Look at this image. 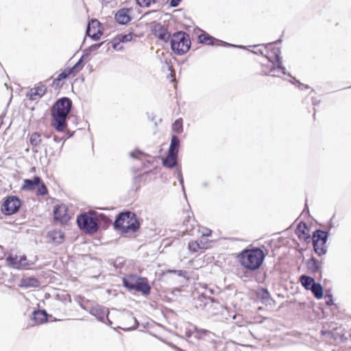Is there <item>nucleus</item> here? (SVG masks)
Returning <instances> with one entry per match:
<instances>
[{"label": "nucleus", "mask_w": 351, "mask_h": 351, "mask_svg": "<svg viewBox=\"0 0 351 351\" xmlns=\"http://www.w3.org/2000/svg\"><path fill=\"white\" fill-rule=\"evenodd\" d=\"M40 181V178L38 176H35L33 180L25 179L22 189L26 191L35 190Z\"/></svg>", "instance_id": "27"}, {"label": "nucleus", "mask_w": 351, "mask_h": 351, "mask_svg": "<svg viewBox=\"0 0 351 351\" xmlns=\"http://www.w3.org/2000/svg\"><path fill=\"white\" fill-rule=\"evenodd\" d=\"M53 140L56 143H60L63 141V138L62 137H59V136H58L56 135H53Z\"/></svg>", "instance_id": "53"}, {"label": "nucleus", "mask_w": 351, "mask_h": 351, "mask_svg": "<svg viewBox=\"0 0 351 351\" xmlns=\"http://www.w3.org/2000/svg\"><path fill=\"white\" fill-rule=\"evenodd\" d=\"M35 190L38 195H45L48 193L47 188L41 179L39 183L38 184V186L36 187Z\"/></svg>", "instance_id": "33"}, {"label": "nucleus", "mask_w": 351, "mask_h": 351, "mask_svg": "<svg viewBox=\"0 0 351 351\" xmlns=\"http://www.w3.org/2000/svg\"><path fill=\"white\" fill-rule=\"evenodd\" d=\"M122 319L124 322V326H119V328L124 331L135 330L139 325L136 318L133 315V313L129 311H127L123 315Z\"/></svg>", "instance_id": "15"}, {"label": "nucleus", "mask_w": 351, "mask_h": 351, "mask_svg": "<svg viewBox=\"0 0 351 351\" xmlns=\"http://www.w3.org/2000/svg\"><path fill=\"white\" fill-rule=\"evenodd\" d=\"M41 142L40 135L38 132L33 133L29 138V143L32 146H37Z\"/></svg>", "instance_id": "34"}, {"label": "nucleus", "mask_w": 351, "mask_h": 351, "mask_svg": "<svg viewBox=\"0 0 351 351\" xmlns=\"http://www.w3.org/2000/svg\"><path fill=\"white\" fill-rule=\"evenodd\" d=\"M266 256L260 247H247L237 254V258L247 271L253 272L261 268Z\"/></svg>", "instance_id": "3"}, {"label": "nucleus", "mask_w": 351, "mask_h": 351, "mask_svg": "<svg viewBox=\"0 0 351 351\" xmlns=\"http://www.w3.org/2000/svg\"><path fill=\"white\" fill-rule=\"evenodd\" d=\"M63 144H64V143H62V145H60V147H59V152H61V149H62V147L63 146Z\"/></svg>", "instance_id": "61"}, {"label": "nucleus", "mask_w": 351, "mask_h": 351, "mask_svg": "<svg viewBox=\"0 0 351 351\" xmlns=\"http://www.w3.org/2000/svg\"><path fill=\"white\" fill-rule=\"evenodd\" d=\"M48 314L45 309L34 310L31 319L36 324H43L47 321Z\"/></svg>", "instance_id": "22"}, {"label": "nucleus", "mask_w": 351, "mask_h": 351, "mask_svg": "<svg viewBox=\"0 0 351 351\" xmlns=\"http://www.w3.org/2000/svg\"><path fill=\"white\" fill-rule=\"evenodd\" d=\"M172 130L178 134L183 132V121L182 118L177 119L173 122L172 124Z\"/></svg>", "instance_id": "32"}, {"label": "nucleus", "mask_w": 351, "mask_h": 351, "mask_svg": "<svg viewBox=\"0 0 351 351\" xmlns=\"http://www.w3.org/2000/svg\"><path fill=\"white\" fill-rule=\"evenodd\" d=\"M206 237H209L210 235V230H209V233L208 234H205Z\"/></svg>", "instance_id": "63"}, {"label": "nucleus", "mask_w": 351, "mask_h": 351, "mask_svg": "<svg viewBox=\"0 0 351 351\" xmlns=\"http://www.w3.org/2000/svg\"><path fill=\"white\" fill-rule=\"evenodd\" d=\"M101 23L96 19H92L88 23L86 35L90 37L93 40H99L102 32L101 30Z\"/></svg>", "instance_id": "11"}, {"label": "nucleus", "mask_w": 351, "mask_h": 351, "mask_svg": "<svg viewBox=\"0 0 351 351\" xmlns=\"http://www.w3.org/2000/svg\"><path fill=\"white\" fill-rule=\"evenodd\" d=\"M180 140L176 135H172L168 152L174 153L178 154L180 148Z\"/></svg>", "instance_id": "28"}, {"label": "nucleus", "mask_w": 351, "mask_h": 351, "mask_svg": "<svg viewBox=\"0 0 351 351\" xmlns=\"http://www.w3.org/2000/svg\"><path fill=\"white\" fill-rule=\"evenodd\" d=\"M5 261L10 267L19 270L29 265V263L25 255L17 256L9 254L6 257Z\"/></svg>", "instance_id": "13"}, {"label": "nucleus", "mask_w": 351, "mask_h": 351, "mask_svg": "<svg viewBox=\"0 0 351 351\" xmlns=\"http://www.w3.org/2000/svg\"><path fill=\"white\" fill-rule=\"evenodd\" d=\"M71 108L72 101L67 97L58 99L51 106V124L58 132H63L67 127V120Z\"/></svg>", "instance_id": "1"}, {"label": "nucleus", "mask_w": 351, "mask_h": 351, "mask_svg": "<svg viewBox=\"0 0 351 351\" xmlns=\"http://www.w3.org/2000/svg\"><path fill=\"white\" fill-rule=\"evenodd\" d=\"M308 228L304 221H300L295 230V234L300 239H303L306 243H308L311 241V235L308 232Z\"/></svg>", "instance_id": "17"}, {"label": "nucleus", "mask_w": 351, "mask_h": 351, "mask_svg": "<svg viewBox=\"0 0 351 351\" xmlns=\"http://www.w3.org/2000/svg\"><path fill=\"white\" fill-rule=\"evenodd\" d=\"M88 313L101 322L106 323L108 325L112 324L108 318L109 310L106 307L97 304L89 308Z\"/></svg>", "instance_id": "12"}, {"label": "nucleus", "mask_w": 351, "mask_h": 351, "mask_svg": "<svg viewBox=\"0 0 351 351\" xmlns=\"http://www.w3.org/2000/svg\"><path fill=\"white\" fill-rule=\"evenodd\" d=\"M53 219L55 221L64 222L68 219L66 209L64 206H56L53 209Z\"/></svg>", "instance_id": "21"}, {"label": "nucleus", "mask_w": 351, "mask_h": 351, "mask_svg": "<svg viewBox=\"0 0 351 351\" xmlns=\"http://www.w3.org/2000/svg\"><path fill=\"white\" fill-rule=\"evenodd\" d=\"M63 71L66 72V74L68 75V77H69L71 75H75L76 72L74 70H72V67H67Z\"/></svg>", "instance_id": "49"}, {"label": "nucleus", "mask_w": 351, "mask_h": 351, "mask_svg": "<svg viewBox=\"0 0 351 351\" xmlns=\"http://www.w3.org/2000/svg\"><path fill=\"white\" fill-rule=\"evenodd\" d=\"M76 222L79 228L84 232L93 234L97 232L103 224L106 228L110 220L104 214L93 212H84L77 215Z\"/></svg>", "instance_id": "2"}, {"label": "nucleus", "mask_w": 351, "mask_h": 351, "mask_svg": "<svg viewBox=\"0 0 351 351\" xmlns=\"http://www.w3.org/2000/svg\"><path fill=\"white\" fill-rule=\"evenodd\" d=\"M256 296L261 300L262 304H267L271 300V294L269 290L265 287H261L256 291Z\"/></svg>", "instance_id": "26"}, {"label": "nucleus", "mask_w": 351, "mask_h": 351, "mask_svg": "<svg viewBox=\"0 0 351 351\" xmlns=\"http://www.w3.org/2000/svg\"><path fill=\"white\" fill-rule=\"evenodd\" d=\"M121 42H119V39L118 36L114 38V40L112 41V47L115 50H120L122 49V47L119 48V45Z\"/></svg>", "instance_id": "45"}, {"label": "nucleus", "mask_w": 351, "mask_h": 351, "mask_svg": "<svg viewBox=\"0 0 351 351\" xmlns=\"http://www.w3.org/2000/svg\"><path fill=\"white\" fill-rule=\"evenodd\" d=\"M300 282L306 290H309L316 282L314 278L304 274L300 276Z\"/></svg>", "instance_id": "30"}, {"label": "nucleus", "mask_w": 351, "mask_h": 351, "mask_svg": "<svg viewBox=\"0 0 351 351\" xmlns=\"http://www.w3.org/2000/svg\"><path fill=\"white\" fill-rule=\"evenodd\" d=\"M202 187H204V188L207 187V186H208V182H202Z\"/></svg>", "instance_id": "60"}, {"label": "nucleus", "mask_w": 351, "mask_h": 351, "mask_svg": "<svg viewBox=\"0 0 351 351\" xmlns=\"http://www.w3.org/2000/svg\"><path fill=\"white\" fill-rule=\"evenodd\" d=\"M68 75L66 74L65 71H62L57 77V81H62L64 79L68 78Z\"/></svg>", "instance_id": "47"}, {"label": "nucleus", "mask_w": 351, "mask_h": 351, "mask_svg": "<svg viewBox=\"0 0 351 351\" xmlns=\"http://www.w3.org/2000/svg\"><path fill=\"white\" fill-rule=\"evenodd\" d=\"M191 335H192V331L189 330V331H186V336L187 337H191Z\"/></svg>", "instance_id": "59"}, {"label": "nucleus", "mask_w": 351, "mask_h": 351, "mask_svg": "<svg viewBox=\"0 0 351 351\" xmlns=\"http://www.w3.org/2000/svg\"><path fill=\"white\" fill-rule=\"evenodd\" d=\"M297 86L298 87L299 89L300 90H304V89H308L309 88V86L308 85H305L302 83H301L300 82H298V84H297Z\"/></svg>", "instance_id": "52"}, {"label": "nucleus", "mask_w": 351, "mask_h": 351, "mask_svg": "<svg viewBox=\"0 0 351 351\" xmlns=\"http://www.w3.org/2000/svg\"><path fill=\"white\" fill-rule=\"evenodd\" d=\"M47 92V86L40 82L37 85H36L34 88L30 89L29 94H27L29 99L32 101L36 100V97L38 98L42 97Z\"/></svg>", "instance_id": "19"}, {"label": "nucleus", "mask_w": 351, "mask_h": 351, "mask_svg": "<svg viewBox=\"0 0 351 351\" xmlns=\"http://www.w3.org/2000/svg\"><path fill=\"white\" fill-rule=\"evenodd\" d=\"M105 43H106V41L101 42L99 43L93 44V45L89 46L88 47H87V49L89 50V51H91V53H92L93 51H97V49H99V47L101 45H103Z\"/></svg>", "instance_id": "44"}, {"label": "nucleus", "mask_w": 351, "mask_h": 351, "mask_svg": "<svg viewBox=\"0 0 351 351\" xmlns=\"http://www.w3.org/2000/svg\"><path fill=\"white\" fill-rule=\"evenodd\" d=\"M189 250L193 252H197L199 250L204 248L198 241H190L188 243Z\"/></svg>", "instance_id": "35"}, {"label": "nucleus", "mask_w": 351, "mask_h": 351, "mask_svg": "<svg viewBox=\"0 0 351 351\" xmlns=\"http://www.w3.org/2000/svg\"><path fill=\"white\" fill-rule=\"evenodd\" d=\"M178 154L167 152V154L162 160V165L167 169H173V167H179L178 166Z\"/></svg>", "instance_id": "20"}, {"label": "nucleus", "mask_w": 351, "mask_h": 351, "mask_svg": "<svg viewBox=\"0 0 351 351\" xmlns=\"http://www.w3.org/2000/svg\"><path fill=\"white\" fill-rule=\"evenodd\" d=\"M182 0H170L169 6L171 8L178 7L181 3Z\"/></svg>", "instance_id": "48"}, {"label": "nucleus", "mask_w": 351, "mask_h": 351, "mask_svg": "<svg viewBox=\"0 0 351 351\" xmlns=\"http://www.w3.org/2000/svg\"><path fill=\"white\" fill-rule=\"evenodd\" d=\"M325 300H326V304L328 306H332L334 304V300L332 298V294L331 293V291L326 290V294H325Z\"/></svg>", "instance_id": "40"}, {"label": "nucleus", "mask_w": 351, "mask_h": 351, "mask_svg": "<svg viewBox=\"0 0 351 351\" xmlns=\"http://www.w3.org/2000/svg\"><path fill=\"white\" fill-rule=\"evenodd\" d=\"M176 171H177L178 180L180 185L182 186V189L184 193H185L184 186V179H183V176H182L181 167H178L176 169ZM184 195H186V194H184Z\"/></svg>", "instance_id": "41"}, {"label": "nucleus", "mask_w": 351, "mask_h": 351, "mask_svg": "<svg viewBox=\"0 0 351 351\" xmlns=\"http://www.w3.org/2000/svg\"><path fill=\"white\" fill-rule=\"evenodd\" d=\"M333 227V223L332 221V219H330L329 223H328V230L327 231H330V230Z\"/></svg>", "instance_id": "58"}, {"label": "nucleus", "mask_w": 351, "mask_h": 351, "mask_svg": "<svg viewBox=\"0 0 351 351\" xmlns=\"http://www.w3.org/2000/svg\"><path fill=\"white\" fill-rule=\"evenodd\" d=\"M329 237V231H325L322 229H316L312 234V244L315 253L322 256L328 252L326 245Z\"/></svg>", "instance_id": "8"}, {"label": "nucleus", "mask_w": 351, "mask_h": 351, "mask_svg": "<svg viewBox=\"0 0 351 351\" xmlns=\"http://www.w3.org/2000/svg\"><path fill=\"white\" fill-rule=\"evenodd\" d=\"M117 36L119 37V42H121V43H127V42L131 41L133 38L132 33L120 34Z\"/></svg>", "instance_id": "38"}, {"label": "nucleus", "mask_w": 351, "mask_h": 351, "mask_svg": "<svg viewBox=\"0 0 351 351\" xmlns=\"http://www.w3.org/2000/svg\"><path fill=\"white\" fill-rule=\"evenodd\" d=\"M305 208H306L308 213H309V210H308V206H307V203H306V204H305Z\"/></svg>", "instance_id": "62"}, {"label": "nucleus", "mask_w": 351, "mask_h": 351, "mask_svg": "<svg viewBox=\"0 0 351 351\" xmlns=\"http://www.w3.org/2000/svg\"><path fill=\"white\" fill-rule=\"evenodd\" d=\"M232 319L237 320V324H241L242 316L239 314H234L232 316Z\"/></svg>", "instance_id": "50"}, {"label": "nucleus", "mask_w": 351, "mask_h": 351, "mask_svg": "<svg viewBox=\"0 0 351 351\" xmlns=\"http://www.w3.org/2000/svg\"><path fill=\"white\" fill-rule=\"evenodd\" d=\"M21 201L16 195H8L3 199L1 211L5 215H12L19 210Z\"/></svg>", "instance_id": "9"}, {"label": "nucleus", "mask_w": 351, "mask_h": 351, "mask_svg": "<svg viewBox=\"0 0 351 351\" xmlns=\"http://www.w3.org/2000/svg\"><path fill=\"white\" fill-rule=\"evenodd\" d=\"M197 302L198 306L203 308H210L213 304L218 303L215 298L207 295L206 293H201L197 298Z\"/></svg>", "instance_id": "18"}, {"label": "nucleus", "mask_w": 351, "mask_h": 351, "mask_svg": "<svg viewBox=\"0 0 351 351\" xmlns=\"http://www.w3.org/2000/svg\"><path fill=\"white\" fill-rule=\"evenodd\" d=\"M309 291L312 292L314 297L317 300H320L324 297V288L319 282H315Z\"/></svg>", "instance_id": "29"}, {"label": "nucleus", "mask_w": 351, "mask_h": 351, "mask_svg": "<svg viewBox=\"0 0 351 351\" xmlns=\"http://www.w3.org/2000/svg\"><path fill=\"white\" fill-rule=\"evenodd\" d=\"M175 274L180 277H185L186 271L185 270H182V269H180V270L168 269L164 272V274Z\"/></svg>", "instance_id": "42"}, {"label": "nucleus", "mask_w": 351, "mask_h": 351, "mask_svg": "<svg viewBox=\"0 0 351 351\" xmlns=\"http://www.w3.org/2000/svg\"><path fill=\"white\" fill-rule=\"evenodd\" d=\"M141 223L136 215L130 210L119 213L113 223L114 230L123 234L135 233L140 228Z\"/></svg>", "instance_id": "5"}, {"label": "nucleus", "mask_w": 351, "mask_h": 351, "mask_svg": "<svg viewBox=\"0 0 351 351\" xmlns=\"http://www.w3.org/2000/svg\"><path fill=\"white\" fill-rule=\"evenodd\" d=\"M204 293H206L207 295L208 293L211 295L214 293V290L213 289H206Z\"/></svg>", "instance_id": "56"}, {"label": "nucleus", "mask_w": 351, "mask_h": 351, "mask_svg": "<svg viewBox=\"0 0 351 351\" xmlns=\"http://www.w3.org/2000/svg\"><path fill=\"white\" fill-rule=\"evenodd\" d=\"M306 264L307 269L313 274L319 272L322 268V262H320L313 256L307 260Z\"/></svg>", "instance_id": "23"}, {"label": "nucleus", "mask_w": 351, "mask_h": 351, "mask_svg": "<svg viewBox=\"0 0 351 351\" xmlns=\"http://www.w3.org/2000/svg\"><path fill=\"white\" fill-rule=\"evenodd\" d=\"M165 62V64H167V65L169 66V64H168V62H167V60H165V62Z\"/></svg>", "instance_id": "64"}, {"label": "nucleus", "mask_w": 351, "mask_h": 351, "mask_svg": "<svg viewBox=\"0 0 351 351\" xmlns=\"http://www.w3.org/2000/svg\"><path fill=\"white\" fill-rule=\"evenodd\" d=\"M193 332L195 333V337L199 339L211 334L210 330L204 328H199L195 325H193Z\"/></svg>", "instance_id": "31"}, {"label": "nucleus", "mask_w": 351, "mask_h": 351, "mask_svg": "<svg viewBox=\"0 0 351 351\" xmlns=\"http://www.w3.org/2000/svg\"><path fill=\"white\" fill-rule=\"evenodd\" d=\"M84 66V61L82 58H80L78 61L72 66V70H74L76 73L80 72Z\"/></svg>", "instance_id": "39"}, {"label": "nucleus", "mask_w": 351, "mask_h": 351, "mask_svg": "<svg viewBox=\"0 0 351 351\" xmlns=\"http://www.w3.org/2000/svg\"><path fill=\"white\" fill-rule=\"evenodd\" d=\"M40 286L39 280L34 276L23 278L21 280L20 287L25 288H38Z\"/></svg>", "instance_id": "25"}, {"label": "nucleus", "mask_w": 351, "mask_h": 351, "mask_svg": "<svg viewBox=\"0 0 351 351\" xmlns=\"http://www.w3.org/2000/svg\"><path fill=\"white\" fill-rule=\"evenodd\" d=\"M147 118L149 120H150L151 121H153L155 119V116L154 114H149V113H147Z\"/></svg>", "instance_id": "55"}, {"label": "nucleus", "mask_w": 351, "mask_h": 351, "mask_svg": "<svg viewBox=\"0 0 351 351\" xmlns=\"http://www.w3.org/2000/svg\"><path fill=\"white\" fill-rule=\"evenodd\" d=\"M139 156H146V154L138 149L130 152V156L133 158H138Z\"/></svg>", "instance_id": "43"}, {"label": "nucleus", "mask_w": 351, "mask_h": 351, "mask_svg": "<svg viewBox=\"0 0 351 351\" xmlns=\"http://www.w3.org/2000/svg\"><path fill=\"white\" fill-rule=\"evenodd\" d=\"M169 43L171 50L178 56L185 54L191 45L189 34L182 30L175 32L171 35Z\"/></svg>", "instance_id": "7"}, {"label": "nucleus", "mask_w": 351, "mask_h": 351, "mask_svg": "<svg viewBox=\"0 0 351 351\" xmlns=\"http://www.w3.org/2000/svg\"><path fill=\"white\" fill-rule=\"evenodd\" d=\"M265 45H266V44H263V45H254L253 47H254V48H257V47H260V46H263V47H265V50L267 51V54H265V53H264L263 50V49H257V50H256V51H254V50H253V51H252V52L253 53H254V54L261 55V56H265V57L267 58V56H268V55H271V50H270V49H266V47H265Z\"/></svg>", "instance_id": "36"}, {"label": "nucleus", "mask_w": 351, "mask_h": 351, "mask_svg": "<svg viewBox=\"0 0 351 351\" xmlns=\"http://www.w3.org/2000/svg\"><path fill=\"white\" fill-rule=\"evenodd\" d=\"M158 0H136V3L140 7H149L152 4L156 3Z\"/></svg>", "instance_id": "37"}, {"label": "nucleus", "mask_w": 351, "mask_h": 351, "mask_svg": "<svg viewBox=\"0 0 351 351\" xmlns=\"http://www.w3.org/2000/svg\"><path fill=\"white\" fill-rule=\"evenodd\" d=\"M132 12V8H121L116 12L114 14V20L119 25H127L132 19V17L130 15V12Z\"/></svg>", "instance_id": "16"}, {"label": "nucleus", "mask_w": 351, "mask_h": 351, "mask_svg": "<svg viewBox=\"0 0 351 351\" xmlns=\"http://www.w3.org/2000/svg\"><path fill=\"white\" fill-rule=\"evenodd\" d=\"M287 75H288L289 77H291L293 78V80L291 81V82L293 84H295L297 86V84H298V82H300L295 77H292V75H291V73H287Z\"/></svg>", "instance_id": "54"}, {"label": "nucleus", "mask_w": 351, "mask_h": 351, "mask_svg": "<svg viewBox=\"0 0 351 351\" xmlns=\"http://www.w3.org/2000/svg\"><path fill=\"white\" fill-rule=\"evenodd\" d=\"M197 38L198 42L201 44L208 45L211 46L221 45L225 47L245 49V47L243 45H237L234 44L228 43L212 36L206 32H202V33L199 34Z\"/></svg>", "instance_id": "10"}, {"label": "nucleus", "mask_w": 351, "mask_h": 351, "mask_svg": "<svg viewBox=\"0 0 351 351\" xmlns=\"http://www.w3.org/2000/svg\"><path fill=\"white\" fill-rule=\"evenodd\" d=\"M152 34L159 40L168 43L170 41L171 35L165 25L160 23H155L152 27Z\"/></svg>", "instance_id": "14"}, {"label": "nucleus", "mask_w": 351, "mask_h": 351, "mask_svg": "<svg viewBox=\"0 0 351 351\" xmlns=\"http://www.w3.org/2000/svg\"><path fill=\"white\" fill-rule=\"evenodd\" d=\"M61 81H57V77L56 79L53 80V82H52V86L54 87L55 88H58L60 86H62V84H60V82Z\"/></svg>", "instance_id": "51"}, {"label": "nucleus", "mask_w": 351, "mask_h": 351, "mask_svg": "<svg viewBox=\"0 0 351 351\" xmlns=\"http://www.w3.org/2000/svg\"><path fill=\"white\" fill-rule=\"evenodd\" d=\"M281 42L282 40L278 39L274 43H269L265 45L266 49H270L271 51V55L267 56L268 61L271 64L263 67L262 70L263 75L280 77V75L279 73L282 75L287 74L286 68L283 66L282 62L280 47L276 46L277 44L281 43Z\"/></svg>", "instance_id": "4"}, {"label": "nucleus", "mask_w": 351, "mask_h": 351, "mask_svg": "<svg viewBox=\"0 0 351 351\" xmlns=\"http://www.w3.org/2000/svg\"><path fill=\"white\" fill-rule=\"evenodd\" d=\"M47 237L50 241L56 245L61 244L64 239V233L60 230H53L47 234Z\"/></svg>", "instance_id": "24"}, {"label": "nucleus", "mask_w": 351, "mask_h": 351, "mask_svg": "<svg viewBox=\"0 0 351 351\" xmlns=\"http://www.w3.org/2000/svg\"><path fill=\"white\" fill-rule=\"evenodd\" d=\"M90 53H91V51H89V50L87 48H86L83 51L82 55V56L80 58H82V60L84 61H85L86 60L88 59Z\"/></svg>", "instance_id": "46"}, {"label": "nucleus", "mask_w": 351, "mask_h": 351, "mask_svg": "<svg viewBox=\"0 0 351 351\" xmlns=\"http://www.w3.org/2000/svg\"><path fill=\"white\" fill-rule=\"evenodd\" d=\"M80 306L82 308H83L84 310H86L88 312L89 308L86 305H84L82 303H80Z\"/></svg>", "instance_id": "57"}, {"label": "nucleus", "mask_w": 351, "mask_h": 351, "mask_svg": "<svg viewBox=\"0 0 351 351\" xmlns=\"http://www.w3.org/2000/svg\"><path fill=\"white\" fill-rule=\"evenodd\" d=\"M122 282L123 286L129 291L140 292L145 296L149 295L151 293V287L147 278L130 274L125 276Z\"/></svg>", "instance_id": "6"}]
</instances>
